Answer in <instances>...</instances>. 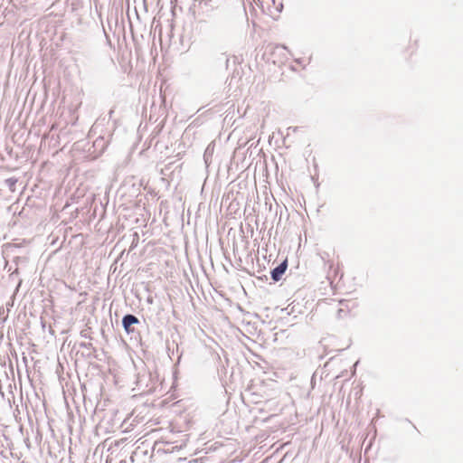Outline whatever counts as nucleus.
I'll use <instances>...</instances> for the list:
<instances>
[{"mask_svg":"<svg viewBox=\"0 0 463 463\" xmlns=\"http://www.w3.org/2000/svg\"><path fill=\"white\" fill-rule=\"evenodd\" d=\"M287 269V263L283 262L280 265H279L277 268H275L271 273L272 279L276 281H278L280 277L284 274L285 270Z\"/></svg>","mask_w":463,"mask_h":463,"instance_id":"obj_3","label":"nucleus"},{"mask_svg":"<svg viewBox=\"0 0 463 463\" xmlns=\"http://www.w3.org/2000/svg\"><path fill=\"white\" fill-rule=\"evenodd\" d=\"M327 279L330 280V283H336L338 285L343 279V274L340 273L339 264L332 263L329 267V270L327 272Z\"/></svg>","mask_w":463,"mask_h":463,"instance_id":"obj_1","label":"nucleus"},{"mask_svg":"<svg viewBox=\"0 0 463 463\" xmlns=\"http://www.w3.org/2000/svg\"><path fill=\"white\" fill-rule=\"evenodd\" d=\"M262 4H265L266 6L262 5V10L265 13H268L269 14L272 15L275 12L280 13L282 10V5L279 4L275 6V0H261Z\"/></svg>","mask_w":463,"mask_h":463,"instance_id":"obj_2","label":"nucleus"},{"mask_svg":"<svg viewBox=\"0 0 463 463\" xmlns=\"http://www.w3.org/2000/svg\"><path fill=\"white\" fill-rule=\"evenodd\" d=\"M123 326L128 330V328L133 325L138 323V319L133 315H127L123 317Z\"/></svg>","mask_w":463,"mask_h":463,"instance_id":"obj_4","label":"nucleus"}]
</instances>
